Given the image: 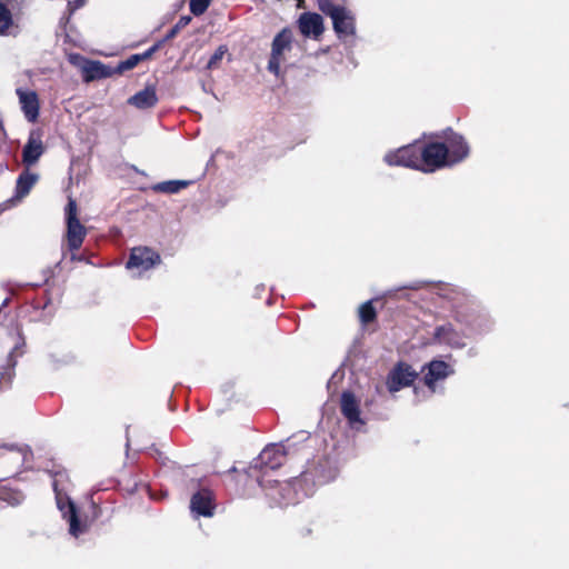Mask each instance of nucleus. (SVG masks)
I'll use <instances>...</instances> for the list:
<instances>
[{
  "label": "nucleus",
  "instance_id": "22",
  "mask_svg": "<svg viewBox=\"0 0 569 569\" xmlns=\"http://www.w3.org/2000/svg\"><path fill=\"white\" fill-rule=\"evenodd\" d=\"M17 14L16 11L0 1V36L9 34L10 29L14 26V17Z\"/></svg>",
  "mask_w": 569,
  "mask_h": 569
},
{
  "label": "nucleus",
  "instance_id": "12",
  "mask_svg": "<svg viewBox=\"0 0 569 569\" xmlns=\"http://www.w3.org/2000/svg\"><path fill=\"white\" fill-rule=\"evenodd\" d=\"M190 508L198 516L211 517L216 508L213 492L207 488L200 489L191 497Z\"/></svg>",
  "mask_w": 569,
  "mask_h": 569
},
{
  "label": "nucleus",
  "instance_id": "29",
  "mask_svg": "<svg viewBox=\"0 0 569 569\" xmlns=\"http://www.w3.org/2000/svg\"><path fill=\"white\" fill-rule=\"evenodd\" d=\"M228 48L226 46H219L213 54L210 57L206 69L213 70L219 68L221 60L223 59L224 54L227 53Z\"/></svg>",
  "mask_w": 569,
  "mask_h": 569
},
{
  "label": "nucleus",
  "instance_id": "36",
  "mask_svg": "<svg viewBox=\"0 0 569 569\" xmlns=\"http://www.w3.org/2000/svg\"><path fill=\"white\" fill-rule=\"evenodd\" d=\"M86 0H74V7L80 8L84 6Z\"/></svg>",
  "mask_w": 569,
  "mask_h": 569
},
{
  "label": "nucleus",
  "instance_id": "33",
  "mask_svg": "<svg viewBox=\"0 0 569 569\" xmlns=\"http://www.w3.org/2000/svg\"><path fill=\"white\" fill-rule=\"evenodd\" d=\"M27 0H4V3L18 14L21 12L24 7Z\"/></svg>",
  "mask_w": 569,
  "mask_h": 569
},
{
  "label": "nucleus",
  "instance_id": "8",
  "mask_svg": "<svg viewBox=\"0 0 569 569\" xmlns=\"http://www.w3.org/2000/svg\"><path fill=\"white\" fill-rule=\"evenodd\" d=\"M442 138L443 141H441V143L445 144L448 150L450 167L463 161L469 156V144L460 133L449 128L443 132Z\"/></svg>",
  "mask_w": 569,
  "mask_h": 569
},
{
  "label": "nucleus",
  "instance_id": "6",
  "mask_svg": "<svg viewBox=\"0 0 569 569\" xmlns=\"http://www.w3.org/2000/svg\"><path fill=\"white\" fill-rule=\"evenodd\" d=\"M53 490L56 492L57 506L62 512L63 518L69 522L70 533L74 537L83 533L87 530V525L80 521L74 502L58 489L57 481L53 482Z\"/></svg>",
  "mask_w": 569,
  "mask_h": 569
},
{
  "label": "nucleus",
  "instance_id": "17",
  "mask_svg": "<svg viewBox=\"0 0 569 569\" xmlns=\"http://www.w3.org/2000/svg\"><path fill=\"white\" fill-rule=\"evenodd\" d=\"M84 82H91L99 79L112 77L114 71L112 67L106 66L101 61L86 60L81 68Z\"/></svg>",
  "mask_w": 569,
  "mask_h": 569
},
{
  "label": "nucleus",
  "instance_id": "2",
  "mask_svg": "<svg viewBox=\"0 0 569 569\" xmlns=\"http://www.w3.org/2000/svg\"><path fill=\"white\" fill-rule=\"evenodd\" d=\"M448 150L441 141H420V171L431 173L450 167Z\"/></svg>",
  "mask_w": 569,
  "mask_h": 569
},
{
  "label": "nucleus",
  "instance_id": "10",
  "mask_svg": "<svg viewBox=\"0 0 569 569\" xmlns=\"http://www.w3.org/2000/svg\"><path fill=\"white\" fill-rule=\"evenodd\" d=\"M417 378L418 373L412 367L400 361L388 373L386 383L390 392H397L402 388L410 387Z\"/></svg>",
  "mask_w": 569,
  "mask_h": 569
},
{
  "label": "nucleus",
  "instance_id": "5",
  "mask_svg": "<svg viewBox=\"0 0 569 569\" xmlns=\"http://www.w3.org/2000/svg\"><path fill=\"white\" fill-rule=\"evenodd\" d=\"M293 33L289 28H283L276 34L271 43V53L267 69L274 76L280 74L281 63L284 60V52L292 49Z\"/></svg>",
  "mask_w": 569,
  "mask_h": 569
},
{
  "label": "nucleus",
  "instance_id": "7",
  "mask_svg": "<svg viewBox=\"0 0 569 569\" xmlns=\"http://www.w3.org/2000/svg\"><path fill=\"white\" fill-rule=\"evenodd\" d=\"M389 166L407 167L420 171V141L403 146L385 156Z\"/></svg>",
  "mask_w": 569,
  "mask_h": 569
},
{
  "label": "nucleus",
  "instance_id": "28",
  "mask_svg": "<svg viewBox=\"0 0 569 569\" xmlns=\"http://www.w3.org/2000/svg\"><path fill=\"white\" fill-rule=\"evenodd\" d=\"M16 377L14 363H10L0 370V389L9 388Z\"/></svg>",
  "mask_w": 569,
  "mask_h": 569
},
{
  "label": "nucleus",
  "instance_id": "34",
  "mask_svg": "<svg viewBox=\"0 0 569 569\" xmlns=\"http://www.w3.org/2000/svg\"><path fill=\"white\" fill-rule=\"evenodd\" d=\"M191 22V17L190 16H182L179 18V20L177 21V23L174 24L179 30H182L183 28H186L189 23Z\"/></svg>",
  "mask_w": 569,
  "mask_h": 569
},
{
  "label": "nucleus",
  "instance_id": "13",
  "mask_svg": "<svg viewBox=\"0 0 569 569\" xmlns=\"http://www.w3.org/2000/svg\"><path fill=\"white\" fill-rule=\"evenodd\" d=\"M298 27L305 37L318 39L325 31L323 19L316 12H303L298 19Z\"/></svg>",
  "mask_w": 569,
  "mask_h": 569
},
{
  "label": "nucleus",
  "instance_id": "37",
  "mask_svg": "<svg viewBox=\"0 0 569 569\" xmlns=\"http://www.w3.org/2000/svg\"><path fill=\"white\" fill-rule=\"evenodd\" d=\"M311 533V529L307 528L305 530L301 531V536L305 537V536H308Z\"/></svg>",
  "mask_w": 569,
  "mask_h": 569
},
{
  "label": "nucleus",
  "instance_id": "23",
  "mask_svg": "<svg viewBox=\"0 0 569 569\" xmlns=\"http://www.w3.org/2000/svg\"><path fill=\"white\" fill-rule=\"evenodd\" d=\"M0 500L16 507L24 500V495L18 489L0 486Z\"/></svg>",
  "mask_w": 569,
  "mask_h": 569
},
{
  "label": "nucleus",
  "instance_id": "25",
  "mask_svg": "<svg viewBox=\"0 0 569 569\" xmlns=\"http://www.w3.org/2000/svg\"><path fill=\"white\" fill-rule=\"evenodd\" d=\"M0 449L6 450L8 453H13L16 456V463L14 468L8 472L6 476H3L1 479L9 478L11 475H14L18 472L20 466L23 462V452L20 448H18L16 445H2L0 446Z\"/></svg>",
  "mask_w": 569,
  "mask_h": 569
},
{
  "label": "nucleus",
  "instance_id": "26",
  "mask_svg": "<svg viewBox=\"0 0 569 569\" xmlns=\"http://www.w3.org/2000/svg\"><path fill=\"white\" fill-rule=\"evenodd\" d=\"M377 318V311L372 305V301H366L359 308V319L363 325L373 322Z\"/></svg>",
  "mask_w": 569,
  "mask_h": 569
},
{
  "label": "nucleus",
  "instance_id": "15",
  "mask_svg": "<svg viewBox=\"0 0 569 569\" xmlns=\"http://www.w3.org/2000/svg\"><path fill=\"white\" fill-rule=\"evenodd\" d=\"M340 411L351 426L355 423H363L360 418L359 401L351 391H343L341 393Z\"/></svg>",
  "mask_w": 569,
  "mask_h": 569
},
{
  "label": "nucleus",
  "instance_id": "1",
  "mask_svg": "<svg viewBox=\"0 0 569 569\" xmlns=\"http://www.w3.org/2000/svg\"><path fill=\"white\" fill-rule=\"evenodd\" d=\"M227 487L239 497H250L256 486L263 489L272 488L273 485H278V480H266L262 479L261 475L257 470H253L252 463L247 469L238 470L232 467L228 470L224 479Z\"/></svg>",
  "mask_w": 569,
  "mask_h": 569
},
{
  "label": "nucleus",
  "instance_id": "24",
  "mask_svg": "<svg viewBox=\"0 0 569 569\" xmlns=\"http://www.w3.org/2000/svg\"><path fill=\"white\" fill-rule=\"evenodd\" d=\"M189 184L186 180H169L154 184L152 190L162 193H177Z\"/></svg>",
  "mask_w": 569,
  "mask_h": 569
},
{
  "label": "nucleus",
  "instance_id": "18",
  "mask_svg": "<svg viewBox=\"0 0 569 569\" xmlns=\"http://www.w3.org/2000/svg\"><path fill=\"white\" fill-rule=\"evenodd\" d=\"M433 339L439 343H445L452 348L465 347L462 336L455 329L452 323L449 322L438 326L435 329Z\"/></svg>",
  "mask_w": 569,
  "mask_h": 569
},
{
  "label": "nucleus",
  "instance_id": "16",
  "mask_svg": "<svg viewBox=\"0 0 569 569\" xmlns=\"http://www.w3.org/2000/svg\"><path fill=\"white\" fill-rule=\"evenodd\" d=\"M21 109L29 122H36L39 117L40 103L36 91L17 90Z\"/></svg>",
  "mask_w": 569,
  "mask_h": 569
},
{
  "label": "nucleus",
  "instance_id": "4",
  "mask_svg": "<svg viewBox=\"0 0 569 569\" xmlns=\"http://www.w3.org/2000/svg\"><path fill=\"white\" fill-rule=\"evenodd\" d=\"M287 460V453L281 445H268L251 462L253 470L261 475L262 479L266 478L269 471L279 469Z\"/></svg>",
  "mask_w": 569,
  "mask_h": 569
},
{
  "label": "nucleus",
  "instance_id": "35",
  "mask_svg": "<svg viewBox=\"0 0 569 569\" xmlns=\"http://www.w3.org/2000/svg\"><path fill=\"white\" fill-rule=\"evenodd\" d=\"M179 32H180V30H179L176 26H173V27H172V28L167 32L166 37H164L163 39H161L160 41H163V43H164V42H167V41H169V40L173 39V38H174Z\"/></svg>",
  "mask_w": 569,
  "mask_h": 569
},
{
  "label": "nucleus",
  "instance_id": "3",
  "mask_svg": "<svg viewBox=\"0 0 569 569\" xmlns=\"http://www.w3.org/2000/svg\"><path fill=\"white\" fill-rule=\"evenodd\" d=\"M64 214L67 224V247L71 252H74L82 247L87 236V229L78 218V204L77 201L71 197L68 199V203L64 208Z\"/></svg>",
  "mask_w": 569,
  "mask_h": 569
},
{
  "label": "nucleus",
  "instance_id": "31",
  "mask_svg": "<svg viewBox=\"0 0 569 569\" xmlns=\"http://www.w3.org/2000/svg\"><path fill=\"white\" fill-rule=\"evenodd\" d=\"M212 0H190L189 8L192 14L201 16L209 8Z\"/></svg>",
  "mask_w": 569,
  "mask_h": 569
},
{
  "label": "nucleus",
  "instance_id": "21",
  "mask_svg": "<svg viewBox=\"0 0 569 569\" xmlns=\"http://www.w3.org/2000/svg\"><path fill=\"white\" fill-rule=\"evenodd\" d=\"M39 179L37 173L24 169L18 177L16 183V198L22 199L27 197Z\"/></svg>",
  "mask_w": 569,
  "mask_h": 569
},
{
  "label": "nucleus",
  "instance_id": "20",
  "mask_svg": "<svg viewBox=\"0 0 569 569\" xmlns=\"http://www.w3.org/2000/svg\"><path fill=\"white\" fill-rule=\"evenodd\" d=\"M156 86H146L144 89L138 91L129 98L128 102L138 109H150L158 103Z\"/></svg>",
  "mask_w": 569,
  "mask_h": 569
},
{
  "label": "nucleus",
  "instance_id": "9",
  "mask_svg": "<svg viewBox=\"0 0 569 569\" xmlns=\"http://www.w3.org/2000/svg\"><path fill=\"white\" fill-rule=\"evenodd\" d=\"M161 262L160 254L149 247H134L130 251L126 268L129 270L148 271Z\"/></svg>",
  "mask_w": 569,
  "mask_h": 569
},
{
  "label": "nucleus",
  "instance_id": "14",
  "mask_svg": "<svg viewBox=\"0 0 569 569\" xmlns=\"http://www.w3.org/2000/svg\"><path fill=\"white\" fill-rule=\"evenodd\" d=\"M428 371L423 377L425 385L433 392L436 383L453 373V369L442 360H432L427 365Z\"/></svg>",
  "mask_w": 569,
  "mask_h": 569
},
{
  "label": "nucleus",
  "instance_id": "27",
  "mask_svg": "<svg viewBox=\"0 0 569 569\" xmlns=\"http://www.w3.org/2000/svg\"><path fill=\"white\" fill-rule=\"evenodd\" d=\"M141 62L138 53L131 54L126 60L120 61L117 67L112 68L114 74H122L126 71L132 70Z\"/></svg>",
  "mask_w": 569,
  "mask_h": 569
},
{
  "label": "nucleus",
  "instance_id": "32",
  "mask_svg": "<svg viewBox=\"0 0 569 569\" xmlns=\"http://www.w3.org/2000/svg\"><path fill=\"white\" fill-rule=\"evenodd\" d=\"M163 41H157L153 46H151L148 50L142 53H138L141 62L151 59V57L162 48Z\"/></svg>",
  "mask_w": 569,
  "mask_h": 569
},
{
  "label": "nucleus",
  "instance_id": "11",
  "mask_svg": "<svg viewBox=\"0 0 569 569\" xmlns=\"http://www.w3.org/2000/svg\"><path fill=\"white\" fill-rule=\"evenodd\" d=\"M42 132L40 130H31L28 141L22 149V163L27 167L38 162L43 154L46 148L42 142Z\"/></svg>",
  "mask_w": 569,
  "mask_h": 569
},
{
  "label": "nucleus",
  "instance_id": "30",
  "mask_svg": "<svg viewBox=\"0 0 569 569\" xmlns=\"http://www.w3.org/2000/svg\"><path fill=\"white\" fill-rule=\"evenodd\" d=\"M317 4L319 10L330 18H332L341 8H343L342 6L335 4L331 0H317Z\"/></svg>",
  "mask_w": 569,
  "mask_h": 569
},
{
  "label": "nucleus",
  "instance_id": "19",
  "mask_svg": "<svg viewBox=\"0 0 569 569\" xmlns=\"http://www.w3.org/2000/svg\"><path fill=\"white\" fill-rule=\"evenodd\" d=\"M332 26L335 32L339 36H352L355 34V18L345 7L341 8L332 18Z\"/></svg>",
  "mask_w": 569,
  "mask_h": 569
}]
</instances>
